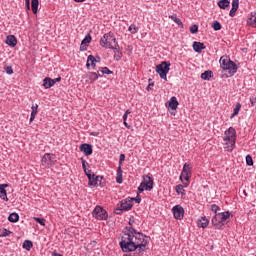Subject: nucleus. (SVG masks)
<instances>
[{"label":"nucleus","instance_id":"6ab92c4d","mask_svg":"<svg viewBox=\"0 0 256 256\" xmlns=\"http://www.w3.org/2000/svg\"><path fill=\"white\" fill-rule=\"evenodd\" d=\"M7 187H9V184H1L0 185V199L3 201H9V198L7 197Z\"/></svg>","mask_w":256,"mask_h":256},{"label":"nucleus","instance_id":"412c9836","mask_svg":"<svg viewBox=\"0 0 256 256\" xmlns=\"http://www.w3.org/2000/svg\"><path fill=\"white\" fill-rule=\"evenodd\" d=\"M193 50L195 51V53H202L203 49H206V46L204 43L201 42H193Z\"/></svg>","mask_w":256,"mask_h":256},{"label":"nucleus","instance_id":"8fccbe9b","mask_svg":"<svg viewBox=\"0 0 256 256\" xmlns=\"http://www.w3.org/2000/svg\"><path fill=\"white\" fill-rule=\"evenodd\" d=\"M6 73L8 75H13V68L11 66L6 67Z\"/></svg>","mask_w":256,"mask_h":256},{"label":"nucleus","instance_id":"cd10ccee","mask_svg":"<svg viewBox=\"0 0 256 256\" xmlns=\"http://www.w3.org/2000/svg\"><path fill=\"white\" fill-rule=\"evenodd\" d=\"M116 182L119 183V185L123 183V170L121 169V166H118V169H117Z\"/></svg>","mask_w":256,"mask_h":256},{"label":"nucleus","instance_id":"bf43d9fd","mask_svg":"<svg viewBox=\"0 0 256 256\" xmlns=\"http://www.w3.org/2000/svg\"><path fill=\"white\" fill-rule=\"evenodd\" d=\"M124 115H127V116H128V115H131V110H126L125 113H124Z\"/></svg>","mask_w":256,"mask_h":256},{"label":"nucleus","instance_id":"680f3d73","mask_svg":"<svg viewBox=\"0 0 256 256\" xmlns=\"http://www.w3.org/2000/svg\"><path fill=\"white\" fill-rule=\"evenodd\" d=\"M127 117H128L127 114H124L123 115V121H127Z\"/></svg>","mask_w":256,"mask_h":256},{"label":"nucleus","instance_id":"aec40b11","mask_svg":"<svg viewBox=\"0 0 256 256\" xmlns=\"http://www.w3.org/2000/svg\"><path fill=\"white\" fill-rule=\"evenodd\" d=\"M99 179H103V176H97L95 174H92V177L88 179L89 187H97V183H99Z\"/></svg>","mask_w":256,"mask_h":256},{"label":"nucleus","instance_id":"864d4df0","mask_svg":"<svg viewBox=\"0 0 256 256\" xmlns=\"http://www.w3.org/2000/svg\"><path fill=\"white\" fill-rule=\"evenodd\" d=\"M154 85H155V83H153V82H150L149 84H148V86H147V91H151V89H152V87H154Z\"/></svg>","mask_w":256,"mask_h":256},{"label":"nucleus","instance_id":"f3484780","mask_svg":"<svg viewBox=\"0 0 256 256\" xmlns=\"http://www.w3.org/2000/svg\"><path fill=\"white\" fill-rule=\"evenodd\" d=\"M89 43H91V34H87L85 38L82 40L80 51H87V47H89Z\"/></svg>","mask_w":256,"mask_h":256},{"label":"nucleus","instance_id":"f704fd0d","mask_svg":"<svg viewBox=\"0 0 256 256\" xmlns=\"http://www.w3.org/2000/svg\"><path fill=\"white\" fill-rule=\"evenodd\" d=\"M31 7H32V13L37 14V11L39 9V0H32Z\"/></svg>","mask_w":256,"mask_h":256},{"label":"nucleus","instance_id":"2eb2a0df","mask_svg":"<svg viewBox=\"0 0 256 256\" xmlns=\"http://www.w3.org/2000/svg\"><path fill=\"white\" fill-rule=\"evenodd\" d=\"M166 107H169V109H172V111L177 110V107H179V101H177V97H171L170 100L166 103Z\"/></svg>","mask_w":256,"mask_h":256},{"label":"nucleus","instance_id":"dca6fc26","mask_svg":"<svg viewBox=\"0 0 256 256\" xmlns=\"http://www.w3.org/2000/svg\"><path fill=\"white\" fill-rule=\"evenodd\" d=\"M197 227L200 229H207L209 227V219L206 216H202L197 220Z\"/></svg>","mask_w":256,"mask_h":256},{"label":"nucleus","instance_id":"4c0bfd02","mask_svg":"<svg viewBox=\"0 0 256 256\" xmlns=\"http://www.w3.org/2000/svg\"><path fill=\"white\" fill-rule=\"evenodd\" d=\"M128 31H130L132 35H135V33H139V27H137L135 24H132L129 26Z\"/></svg>","mask_w":256,"mask_h":256},{"label":"nucleus","instance_id":"72a5a7b5","mask_svg":"<svg viewBox=\"0 0 256 256\" xmlns=\"http://www.w3.org/2000/svg\"><path fill=\"white\" fill-rule=\"evenodd\" d=\"M8 221H10V223H17V221H19V214L17 213H11L8 216Z\"/></svg>","mask_w":256,"mask_h":256},{"label":"nucleus","instance_id":"e433bc0d","mask_svg":"<svg viewBox=\"0 0 256 256\" xmlns=\"http://www.w3.org/2000/svg\"><path fill=\"white\" fill-rule=\"evenodd\" d=\"M175 191L178 195H185V188H183V185L181 184H178L176 187H175Z\"/></svg>","mask_w":256,"mask_h":256},{"label":"nucleus","instance_id":"37998d69","mask_svg":"<svg viewBox=\"0 0 256 256\" xmlns=\"http://www.w3.org/2000/svg\"><path fill=\"white\" fill-rule=\"evenodd\" d=\"M11 234V231L7 230L6 228H3V230L0 232V237H9Z\"/></svg>","mask_w":256,"mask_h":256},{"label":"nucleus","instance_id":"f03ea898","mask_svg":"<svg viewBox=\"0 0 256 256\" xmlns=\"http://www.w3.org/2000/svg\"><path fill=\"white\" fill-rule=\"evenodd\" d=\"M224 149L228 151V153H231L233 149H235V141H237V131L235 128L230 127L224 132Z\"/></svg>","mask_w":256,"mask_h":256},{"label":"nucleus","instance_id":"a18cd8bd","mask_svg":"<svg viewBox=\"0 0 256 256\" xmlns=\"http://www.w3.org/2000/svg\"><path fill=\"white\" fill-rule=\"evenodd\" d=\"M246 165H248L249 167L253 166V158L251 157V155L246 156Z\"/></svg>","mask_w":256,"mask_h":256},{"label":"nucleus","instance_id":"4468645a","mask_svg":"<svg viewBox=\"0 0 256 256\" xmlns=\"http://www.w3.org/2000/svg\"><path fill=\"white\" fill-rule=\"evenodd\" d=\"M144 186L146 187V191H151L153 189V178L149 175H144L143 176V181Z\"/></svg>","mask_w":256,"mask_h":256},{"label":"nucleus","instance_id":"39448f33","mask_svg":"<svg viewBox=\"0 0 256 256\" xmlns=\"http://www.w3.org/2000/svg\"><path fill=\"white\" fill-rule=\"evenodd\" d=\"M191 164L185 163L180 175V181L183 183L184 187H189V183H191Z\"/></svg>","mask_w":256,"mask_h":256},{"label":"nucleus","instance_id":"58836bf2","mask_svg":"<svg viewBox=\"0 0 256 256\" xmlns=\"http://www.w3.org/2000/svg\"><path fill=\"white\" fill-rule=\"evenodd\" d=\"M100 75H111V73H113V71H110L109 68L107 67H102L101 70L99 71Z\"/></svg>","mask_w":256,"mask_h":256},{"label":"nucleus","instance_id":"b1692460","mask_svg":"<svg viewBox=\"0 0 256 256\" xmlns=\"http://www.w3.org/2000/svg\"><path fill=\"white\" fill-rule=\"evenodd\" d=\"M237 9H239V0H232V8L230 10V17H235V13H237Z\"/></svg>","mask_w":256,"mask_h":256},{"label":"nucleus","instance_id":"6e6d98bb","mask_svg":"<svg viewBox=\"0 0 256 256\" xmlns=\"http://www.w3.org/2000/svg\"><path fill=\"white\" fill-rule=\"evenodd\" d=\"M133 223H135V218L132 216V217L129 219V225H133Z\"/></svg>","mask_w":256,"mask_h":256},{"label":"nucleus","instance_id":"ddd939ff","mask_svg":"<svg viewBox=\"0 0 256 256\" xmlns=\"http://www.w3.org/2000/svg\"><path fill=\"white\" fill-rule=\"evenodd\" d=\"M211 223L215 229H221V227L224 226L223 220H221V215L219 213L213 216Z\"/></svg>","mask_w":256,"mask_h":256},{"label":"nucleus","instance_id":"c9c22d12","mask_svg":"<svg viewBox=\"0 0 256 256\" xmlns=\"http://www.w3.org/2000/svg\"><path fill=\"white\" fill-rule=\"evenodd\" d=\"M239 111H241V103H237L234 110L233 114L230 116V119H233L234 117H237L239 115Z\"/></svg>","mask_w":256,"mask_h":256},{"label":"nucleus","instance_id":"4d7b16f0","mask_svg":"<svg viewBox=\"0 0 256 256\" xmlns=\"http://www.w3.org/2000/svg\"><path fill=\"white\" fill-rule=\"evenodd\" d=\"M54 81V85L55 83H59V81H61V77H58V78H55V79H52Z\"/></svg>","mask_w":256,"mask_h":256},{"label":"nucleus","instance_id":"052dcab7","mask_svg":"<svg viewBox=\"0 0 256 256\" xmlns=\"http://www.w3.org/2000/svg\"><path fill=\"white\" fill-rule=\"evenodd\" d=\"M75 3H84L85 0H74Z\"/></svg>","mask_w":256,"mask_h":256},{"label":"nucleus","instance_id":"3c124183","mask_svg":"<svg viewBox=\"0 0 256 256\" xmlns=\"http://www.w3.org/2000/svg\"><path fill=\"white\" fill-rule=\"evenodd\" d=\"M250 103H251V106H252V107H255V106H256V98L253 97V96H251V97H250Z\"/></svg>","mask_w":256,"mask_h":256},{"label":"nucleus","instance_id":"423d86ee","mask_svg":"<svg viewBox=\"0 0 256 256\" xmlns=\"http://www.w3.org/2000/svg\"><path fill=\"white\" fill-rule=\"evenodd\" d=\"M133 208V198L123 199L115 209L116 215H121L123 211H130Z\"/></svg>","mask_w":256,"mask_h":256},{"label":"nucleus","instance_id":"bb28decb","mask_svg":"<svg viewBox=\"0 0 256 256\" xmlns=\"http://www.w3.org/2000/svg\"><path fill=\"white\" fill-rule=\"evenodd\" d=\"M247 23L250 27H256V13L250 14V17L247 19Z\"/></svg>","mask_w":256,"mask_h":256},{"label":"nucleus","instance_id":"7c9ffc66","mask_svg":"<svg viewBox=\"0 0 256 256\" xmlns=\"http://www.w3.org/2000/svg\"><path fill=\"white\" fill-rule=\"evenodd\" d=\"M213 77V71L207 70L204 73L201 74V79L204 81H209Z\"/></svg>","mask_w":256,"mask_h":256},{"label":"nucleus","instance_id":"7ed1b4c3","mask_svg":"<svg viewBox=\"0 0 256 256\" xmlns=\"http://www.w3.org/2000/svg\"><path fill=\"white\" fill-rule=\"evenodd\" d=\"M100 45L104 49H117V47H119V44L117 43V38H115L113 32L104 34L103 37L100 39Z\"/></svg>","mask_w":256,"mask_h":256},{"label":"nucleus","instance_id":"c756f323","mask_svg":"<svg viewBox=\"0 0 256 256\" xmlns=\"http://www.w3.org/2000/svg\"><path fill=\"white\" fill-rule=\"evenodd\" d=\"M217 5L220 7V9H226L231 5V2L229 0H219Z\"/></svg>","mask_w":256,"mask_h":256},{"label":"nucleus","instance_id":"603ef678","mask_svg":"<svg viewBox=\"0 0 256 256\" xmlns=\"http://www.w3.org/2000/svg\"><path fill=\"white\" fill-rule=\"evenodd\" d=\"M84 173L88 177V179L93 177V174H91V170H85Z\"/></svg>","mask_w":256,"mask_h":256},{"label":"nucleus","instance_id":"a878e982","mask_svg":"<svg viewBox=\"0 0 256 256\" xmlns=\"http://www.w3.org/2000/svg\"><path fill=\"white\" fill-rule=\"evenodd\" d=\"M112 50H114V59L116 61H121V59H123V52L119 50V46L116 47V49H112Z\"/></svg>","mask_w":256,"mask_h":256},{"label":"nucleus","instance_id":"09e8293b","mask_svg":"<svg viewBox=\"0 0 256 256\" xmlns=\"http://www.w3.org/2000/svg\"><path fill=\"white\" fill-rule=\"evenodd\" d=\"M81 161H82V169L84 171H87V161H85L83 158H81Z\"/></svg>","mask_w":256,"mask_h":256},{"label":"nucleus","instance_id":"49530a36","mask_svg":"<svg viewBox=\"0 0 256 256\" xmlns=\"http://www.w3.org/2000/svg\"><path fill=\"white\" fill-rule=\"evenodd\" d=\"M211 211H213V213H217V211H221V207L217 206V204H212Z\"/></svg>","mask_w":256,"mask_h":256},{"label":"nucleus","instance_id":"a19ab883","mask_svg":"<svg viewBox=\"0 0 256 256\" xmlns=\"http://www.w3.org/2000/svg\"><path fill=\"white\" fill-rule=\"evenodd\" d=\"M143 191H147V186H145V183L141 182L138 187V194L143 193Z\"/></svg>","mask_w":256,"mask_h":256},{"label":"nucleus","instance_id":"ea45409f","mask_svg":"<svg viewBox=\"0 0 256 256\" xmlns=\"http://www.w3.org/2000/svg\"><path fill=\"white\" fill-rule=\"evenodd\" d=\"M198 32H199V26L197 24H194L190 27V33H192V35H195Z\"/></svg>","mask_w":256,"mask_h":256},{"label":"nucleus","instance_id":"13d9d810","mask_svg":"<svg viewBox=\"0 0 256 256\" xmlns=\"http://www.w3.org/2000/svg\"><path fill=\"white\" fill-rule=\"evenodd\" d=\"M123 122H124L125 127H127V129H131V125H129V124L127 123V120H125V121H123Z\"/></svg>","mask_w":256,"mask_h":256},{"label":"nucleus","instance_id":"a211bd4d","mask_svg":"<svg viewBox=\"0 0 256 256\" xmlns=\"http://www.w3.org/2000/svg\"><path fill=\"white\" fill-rule=\"evenodd\" d=\"M98 61L99 60H97V58H95V56L89 55L87 58V62H86L87 69H91V67L95 68Z\"/></svg>","mask_w":256,"mask_h":256},{"label":"nucleus","instance_id":"2f4dec72","mask_svg":"<svg viewBox=\"0 0 256 256\" xmlns=\"http://www.w3.org/2000/svg\"><path fill=\"white\" fill-rule=\"evenodd\" d=\"M169 19H171L172 21H174V23H176V25H178L179 27H181V29H183V22L181 21V19H179L176 14L174 15H170Z\"/></svg>","mask_w":256,"mask_h":256},{"label":"nucleus","instance_id":"20e7f679","mask_svg":"<svg viewBox=\"0 0 256 256\" xmlns=\"http://www.w3.org/2000/svg\"><path fill=\"white\" fill-rule=\"evenodd\" d=\"M220 66L223 71H228V77H233V75H235L239 69L235 62L229 58H224V56L220 58Z\"/></svg>","mask_w":256,"mask_h":256},{"label":"nucleus","instance_id":"5701e85b","mask_svg":"<svg viewBox=\"0 0 256 256\" xmlns=\"http://www.w3.org/2000/svg\"><path fill=\"white\" fill-rule=\"evenodd\" d=\"M5 43L9 47H16L17 46V38L15 36H13V35H9L6 38Z\"/></svg>","mask_w":256,"mask_h":256},{"label":"nucleus","instance_id":"e2e57ef3","mask_svg":"<svg viewBox=\"0 0 256 256\" xmlns=\"http://www.w3.org/2000/svg\"><path fill=\"white\" fill-rule=\"evenodd\" d=\"M52 255H53V256H63V255H61V254H59V253H57V252H54Z\"/></svg>","mask_w":256,"mask_h":256},{"label":"nucleus","instance_id":"69168bd1","mask_svg":"<svg viewBox=\"0 0 256 256\" xmlns=\"http://www.w3.org/2000/svg\"><path fill=\"white\" fill-rule=\"evenodd\" d=\"M91 135H94V137H95V136H97V133H95V132H92V133H91Z\"/></svg>","mask_w":256,"mask_h":256},{"label":"nucleus","instance_id":"79ce46f5","mask_svg":"<svg viewBox=\"0 0 256 256\" xmlns=\"http://www.w3.org/2000/svg\"><path fill=\"white\" fill-rule=\"evenodd\" d=\"M34 221H36V223H39V225H41L42 227H45V219L44 218L34 217Z\"/></svg>","mask_w":256,"mask_h":256},{"label":"nucleus","instance_id":"9b49d317","mask_svg":"<svg viewBox=\"0 0 256 256\" xmlns=\"http://www.w3.org/2000/svg\"><path fill=\"white\" fill-rule=\"evenodd\" d=\"M99 77H102L101 72L99 70L97 72H88L85 76L84 79L86 83H95Z\"/></svg>","mask_w":256,"mask_h":256},{"label":"nucleus","instance_id":"f257e3e1","mask_svg":"<svg viewBox=\"0 0 256 256\" xmlns=\"http://www.w3.org/2000/svg\"><path fill=\"white\" fill-rule=\"evenodd\" d=\"M148 243L147 236L143 235V233L137 232L133 227H126L119 245L123 253H133L137 249L144 251Z\"/></svg>","mask_w":256,"mask_h":256},{"label":"nucleus","instance_id":"0eeeda50","mask_svg":"<svg viewBox=\"0 0 256 256\" xmlns=\"http://www.w3.org/2000/svg\"><path fill=\"white\" fill-rule=\"evenodd\" d=\"M171 63L167 62V61H163L161 62V64L156 66V73H158V75H160L161 79H164L165 81H167V73H169V71H171Z\"/></svg>","mask_w":256,"mask_h":256},{"label":"nucleus","instance_id":"c85d7f7f","mask_svg":"<svg viewBox=\"0 0 256 256\" xmlns=\"http://www.w3.org/2000/svg\"><path fill=\"white\" fill-rule=\"evenodd\" d=\"M220 218L222 220V223H224V225L227 223V220L229 219V217H231V212L226 211V212H221L219 213Z\"/></svg>","mask_w":256,"mask_h":256},{"label":"nucleus","instance_id":"473e14b6","mask_svg":"<svg viewBox=\"0 0 256 256\" xmlns=\"http://www.w3.org/2000/svg\"><path fill=\"white\" fill-rule=\"evenodd\" d=\"M23 249L26 251H31L33 249V242L31 240H25L22 245Z\"/></svg>","mask_w":256,"mask_h":256},{"label":"nucleus","instance_id":"393cba45","mask_svg":"<svg viewBox=\"0 0 256 256\" xmlns=\"http://www.w3.org/2000/svg\"><path fill=\"white\" fill-rule=\"evenodd\" d=\"M53 85H55V81H53V79L46 77L43 80V87L45 89H51V87H53Z\"/></svg>","mask_w":256,"mask_h":256},{"label":"nucleus","instance_id":"4be33fe9","mask_svg":"<svg viewBox=\"0 0 256 256\" xmlns=\"http://www.w3.org/2000/svg\"><path fill=\"white\" fill-rule=\"evenodd\" d=\"M31 115H30V123H33L35 121V117H37V113H39V111L37 109H39V104H33L31 106Z\"/></svg>","mask_w":256,"mask_h":256},{"label":"nucleus","instance_id":"9d476101","mask_svg":"<svg viewBox=\"0 0 256 256\" xmlns=\"http://www.w3.org/2000/svg\"><path fill=\"white\" fill-rule=\"evenodd\" d=\"M172 212L175 219L181 221L185 217V209L181 205H176L172 208Z\"/></svg>","mask_w":256,"mask_h":256},{"label":"nucleus","instance_id":"f8f14e48","mask_svg":"<svg viewBox=\"0 0 256 256\" xmlns=\"http://www.w3.org/2000/svg\"><path fill=\"white\" fill-rule=\"evenodd\" d=\"M81 153H84L86 157L93 155V146L91 144L84 143L79 147Z\"/></svg>","mask_w":256,"mask_h":256},{"label":"nucleus","instance_id":"de8ad7c7","mask_svg":"<svg viewBox=\"0 0 256 256\" xmlns=\"http://www.w3.org/2000/svg\"><path fill=\"white\" fill-rule=\"evenodd\" d=\"M123 161H125V154H120L119 157V167L121 169V166L123 165Z\"/></svg>","mask_w":256,"mask_h":256},{"label":"nucleus","instance_id":"c03bdc74","mask_svg":"<svg viewBox=\"0 0 256 256\" xmlns=\"http://www.w3.org/2000/svg\"><path fill=\"white\" fill-rule=\"evenodd\" d=\"M214 31H221V23L219 21H215L212 25Z\"/></svg>","mask_w":256,"mask_h":256},{"label":"nucleus","instance_id":"1a4fd4ad","mask_svg":"<svg viewBox=\"0 0 256 256\" xmlns=\"http://www.w3.org/2000/svg\"><path fill=\"white\" fill-rule=\"evenodd\" d=\"M92 216L98 221H107L109 214H107V210L103 209V207L96 206L92 211Z\"/></svg>","mask_w":256,"mask_h":256},{"label":"nucleus","instance_id":"6e6552de","mask_svg":"<svg viewBox=\"0 0 256 256\" xmlns=\"http://www.w3.org/2000/svg\"><path fill=\"white\" fill-rule=\"evenodd\" d=\"M42 167L50 169L55 163H57V156L53 153H45L41 159Z\"/></svg>","mask_w":256,"mask_h":256},{"label":"nucleus","instance_id":"5fc2aeb1","mask_svg":"<svg viewBox=\"0 0 256 256\" xmlns=\"http://www.w3.org/2000/svg\"><path fill=\"white\" fill-rule=\"evenodd\" d=\"M133 201H135L137 203H141V198L140 197L132 198V202Z\"/></svg>","mask_w":256,"mask_h":256},{"label":"nucleus","instance_id":"0e129e2a","mask_svg":"<svg viewBox=\"0 0 256 256\" xmlns=\"http://www.w3.org/2000/svg\"><path fill=\"white\" fill-rule=\"evenodd\" d=\"M26 5H27V7H28V9H29L30 0H26Z\"/></svg>","mask_w":256,"mask_h":256}]
</instances>
